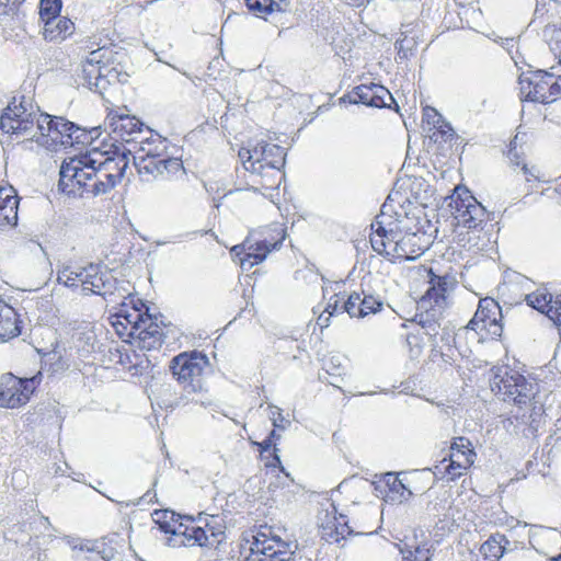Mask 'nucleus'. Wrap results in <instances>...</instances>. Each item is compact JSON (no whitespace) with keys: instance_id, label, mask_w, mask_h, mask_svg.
<instances>
[{"instance_id":"393cba45","label":"nucleus","mask_w":561,"mask_h":561,"mask_svg":"<svg viewBox=\"0 0 561 561\" xmlns=\"http://www.w3.org/2000/svg\"><path fill=\"white\" fill-rule=\"evenodd\" d=\"M19 197L13 186H0V226L16 225Z\"/></svg>"},{"instance_id":"473e14b6","label":"nucleus","mask_w":561,"mask_h":561,"mask_svg":"<svg viewBox=\"0 0 561 561\" xmlns=\"http://www.w3.org/2000/svg\"><path fill=\"white\" fill-rule=\"evenodd\" d=\"M404 27L405 30L401 31V37L394 43L397 56L400 59H409L412 57L417 47L416 35L412 34V28H410V25Z\"/></svg>"},{"instance_id":"f03ea898","label":"nucleus","mask_w":561,"mask_h":561,"mask_svg":"<svg viewBox=\"0 0 561 561\" xmlns=\"http://www.w3.org/2000/svg\"><path fill=\"white\" fill-rule=\"evenodd\" d=\"M0 129L15 137L26 136L48 150L56 151L62 142L56 116L27 112L22 102L11 103L4 108L0 117Z\"/></svg>"},{"instance_id":"c9c22d12","label":"nucleus","mask_w":561,"mask_h":561,"mask_svg":"<svg viewBox=\"0 0 561 561\" xmlns=\"http://www.w3.org/2000/svg\"><path fill=\"white\" fill-rule=\"evenodd\" d=\"M163 333L160 327H152L150 331H139L134 339L138 340V346L141 350H157L162 345Z\"/></svg>"},{"instance_id":"052dcab7","label":"nucleus","mask_w":561,"mask_h":561,"mask_svg":"<svg viewBox=\"0 0 561 561\" xmlns=\"http://www.w3.org/2000/svg\"><path fill=\"white\" fill-rule=\"evenodd\" d=\"M273 443L271 440V437H267L260 444L261 451H266L272 447Z\"/></svg>"},{"instance_id":"f3484780","label":"nucleus","mask_w":561,"mask_h":561,"mask_svg":"<svg viewBox=\"0 0 561 561\" xmlns=\"http://www.w3.org/2000/svg\"><path fill=\"white\" fill-rule=\"evenodd\" d=\"M424 234L402 233L400 239L390 250V261H413L422 255L426 249L424 243Z\"/></svg>"},{"instance_id":"a19ab883","label":"nucleus","mask_w":561,"mask_h":561,"mask_svg":"<svg viewBox=\"0 0 561 561\" xmlns=\"http://www.w3.org/2000/svg\"><path fill=\"white\" fill-rule=\"evenodd\" d=\"M61 0H41L39 16L43 23L61 16Z\"/></svg>"},{"instance_id":"4be33fe9","label":"nucleus","mask_w":561,"mask_h":561,"mask_svg":"<svg viewBox=\"0 0 561 561\" xmlns=\"http://www.w3.org/2000/svg\"><path fill=\"white\" fill-rule=\"evenodd\" d=\"M151 517L157 526H172L173 523H179V526H183V520L187 523H204L205 526H210L213 523L215 526H219L220 522L218 515H211V520H208L206 514L199 512L196 516L194 515H182L171 510H156L151 513Z\"/></svg>"},{"instance_id":"39448f33","label":"nucleus","mask_w":561,"mask_h":561,"mask_svg":"<svg viewBox=\"0 0 561 561\" xmlns=\"http://www.w3.org/2000/svg\"><path fill=\"white\" fill-rule=\"evenodd\" d=\"M284 237V230L279 227H267L261 232L252 233L243 244L233 247L231 252L237 256L243 254L240 257V265L243 270H249L261 263L271 251L277 249Z\"/></svg>"},{"instance_id":"ea45409f","label":"nucleus","mask_w":561,"mask_h":561,"mask_svg":"<svg viewBox=\"0 0 561 561\" xmlns=\"http://www.w3.org/2000/svg\"><path fill=\"white\" fill-rule=\"evenodd\" d=\"M517 141H518V135H516L515 138L511 142V147H510V150L507 153L508 159L515 165H517V167L522 165V172L525 176V181L530 182L531 179L538 180V176L535 174L534 170L529 169L526 163L520 161V157L516 150Z\"/></svg>"},{"instance_id":"6e6d98bb","label":"nucleus","mask_w":561,"mask_h":561,"mask_svg":"<svg viewBox=\"0 0 561 561\" xmlns=\"http://www.w3.org/2000/svg\"><path fill=\"white\" fill-rule=\"evenodd\" d=\"M278 449L274 446V456H273V462L270 466H277L279 467L280 472L285 474V478L288 479L290 482H294V479L290 477L288 472L285 471V468L282 466L280 458L277 454Z\"/></svg>"},{"instance_id":"7ed1b4c3","label":"nucleus","mask_w":561,"mask_h":561,"mask_svg":"<svg viewBox=\"0 0 561 561\" xmlns=\"http://www.w3.org/2000/svg\"><path fill=\"white\" fill-rule=\"evenodd\" d=\"M238 156L249 172V181L260 186L254 190H274L280 185L284 178L282 169L286 162L283 147L261 140L254 146L241 148Z\"/></svg>"},{"instance_id":"9b49d317","label":"nucleus","mask_w":561,"mask_h":561,"mask_svg":"<svg viewBox=\"0 0 561 561\" xmlns=\"http://www.w3.org/2000/svg\"><path fill=\"white\" fill-rule=\"evenodd\" d=\"M449 206L457 227L477 229L486 220L485 208L467 190L456 188Z\"/></svg>"},{"instance_id":"a211bd4d","label":"nucleus","mask_w":561,"mask_h":561,"mask_svg":"<svg viewBox=\"0 0 561 561\" xmlns=\"http://www.w3.org/2000/svg\"><path fill=\"white\" fill-rule=\"evenodd\" d=\"M352 103H362L371 107H389L393 102L391 93L379 84H360L356 87L351 94Z\"/></svg>"},{"instance_id":"13d9d810","label":"nucleus","mask_w":561,"mask_h":561,"mask_svg":"<svg viewBox=\"0 0 561 561\" xmlns=\"http://www.w3.org/2000/svg\"><path fill=\"white\" fill-rule=\"evenodd\" d=\"M490 38L493 39L496 43H501L502 46H504V47H508L513 43V38H508V37L502 38L500 36H495L494 33L492 34V36H490Z\"/></svg>"},{"instance_id":"1a4fd4ad","label":"nucleus","mask_w":561,"mask_h":561,"mask_svg":"<svg viewBox=\"0 0 561 561\" xmlns=\"http://www.w3.org/2000/svg\"><path fill=\"white\" fill-rule=\"evenodd\" d=\"M112 56V49L106 46L91 50L81 61L77 73L78 84L102 94L105 90L104 64L111 61Z\"/></svg>"},{"instance_id":"5fc2aeb1","label":"nucleus","mask_w":561,"mask_h":561,"mask_svg":"<svg viewBox=\"0 0 561 561\" xmlns=\"http://www.w3.org/2000/svg\"><path fill=\"white\" fill-rule=\"evenodd\" d=\"M399 549H400V552L403 554L402 561H423L417 557V554L420 553L419 548H416L414 551H412V550L404 551L403 548H401V547H399ZM425 561H428V558H426Z\"/></svg>"},{"instance_id":"4d7b16f0","label":"nucleus","mask_w":561,"mask_h":561,"mask_svg":"<svg viewBox=\"0 0 561 561\" xmlns=\"http://www.w3.org/2000/svg\"><path fill=\"white\" fill-rule=\"evenodd\" d=\"M553 308H554L553 314L556 316V322L559 325H561V295L556 297Z\"/></svg>"},{"instance_id":"2eb2a0df","label":"nucleus","mask_w":561,"mask_h":561,"mask_svg":"<svg viewBox=\"0 0 561 561\" xmlns=\"http://www.w3.org/2000/svg\"><path fill=\"white\" fill-rule=\"evenodd\" d=\"M114 139L123 144V148H137L138 139L146 133L144 124L135 116L117 115L110 122Z\"/></svg>"},{"instance_id":"72a5a7b5","label":"nucleus","mask_w":561,"mask_h":561,"mask_svg":"<svg viewBox=\"0 0 561 561\" xmlns=\"http://www.w3.org/2000/svg\"><path fill=\"white\" fill-rule=\"evenodd\" d=\"M245 4L252 13L259 18L274 11H284L287 5L285 0H245Z\"/></svg>"},{"instance_id":"3c124183","label":"nucleus","mask_w":561,"mask_h":561,"mask_svg":"<svg viewBox=\"0 0 561 561\" xmlns=\"http://www.w3.org/2000/svg\"><path fill=\"white\" fill-rule=\"evenodd\" d=\"M430 137L435 142H437L439 140V137L442 138V140L447 141L448 139H451V137H453V128L447 123V126H445V127L435 128V131Z\"/></svg>"},{"instance_id":"ddd939ff","label":"nucleus","mask_w":561,"mask_h":561,"mask_svg":"<svg viewBox=\"0 0 561 561\" xmlns=\"http://www.w3.org/2000/svg\"><path fill=\"white\" fill-rule=\"evenodd\" d=\"M38 385L37 377L20 378L11 373L0 377V407L18 409L25 405Z\"/></svg>"},{"instance_id":"c03bdc74","label":"nucleus","mask_w":561,"mask_h":561,"mask_svg":"<svg viewBox=\"0 0 561 561\" xmlns=\"http://www.w3.org/2000/svg\"><path fill=\"white\" fill-rule=\"evenodd\" d=\"M321 538L329 543H339L341 539H345L347 535H362V533H354L352 528H321Z\"/></svg>"},{"instance_id":"c756f323","label":"nucleus","mask_w":561,"mask_h":561,"mask_svg":"<svg viewBox=\"0 0 561 561\" xmlns=\"http://www.w3.org/2000/svg\"><path fill=\"white\" fill-rule=\"evenodd\" d=\"M525 300L527 305L541 313H546L549 318L556 321L554 300L551 294L546 288H539L534 293L526 295Z\"/></svg>"},{"instance_id":"79ce46f5","label":"nucleus","mask_w":561,"mask_h":561,"mask_svg":"<svg viewBox=\"0 0 561 561\" xmlns=\"http://www.w3.org/2000/svg\"><path fill=\"white\" fill-rule=\"evenodd\" d=\"M103 73L105 79V89L111 83H125L128 79L127 72L119 70L116 66H111L110 61L104 64Z\"/></svg>"},{"instance_id":"8fccbe9b","label":"nucleus","mask_w":561,"mask_h":561,"mask_svg":"<svg viewBox=\"0 0 561 561\" xmlns=\"http://www.w3.org/2000/svg\"><path fill=\"white\" fill-rule=\"evenodd\" d=\"M271 410V419L273 422V425L278 428H285L286 425L284 423H289L285 420V417L282 415V410L276 405H270Z\"/></svg>"},{"instance_id":"dca6fc26","label":"nucleus","mask_w":561,"mask_h":561,"mask_svg":"<svg viewBox=\"0 0 561 561\" xmlns=\"http://www.w3.org/2000/svg\"><path fill=\"white\" fill-rule=\"evenodd\" d=\"M457 280L450 274L435 275L432 273L430 278V287L425 295L419 301L420 308H426L428 305L434 304L437 307L445 309L447 306V297L455 288Z\"/></svg>"},{"instance_id":"412c9836","label":"nucleus","mask_w":561,"mask_h":561,"mask_svg":"<svg viewBox=\"0 0 561 561\" xmlns=\"http://www.w3.org/2000/svg\"><path fill=\"white\" fill-rule=\"evenodd\" d=\"M145 135L138 139L137 148H124L121 151H126L127 158L129 156H146V157H159L163 158V153L167 151V140L158 134H153L152 130L146 127Z\"/></svg>"},{"instance_id":"bb28decb","label":"nucleus","mask_w":561,"mask_h":561,"mask_svg":"<svg viewBox=\"0 0 561 561\" xmlns=\"http://www.w3.org/2000/svg\"><path fill=\"white\" fill-rule=\"evenodd\" d=\"M73 549L93 553L90 561H118L114 548H105L104 539L101 540H75Z\"/></svg>"},{"instance_id":"c85d7f7f","label":"nucleus","mask_w":561,"mask_h":561,"mask_svg":"<svg viewBox=\"0 0 561 561\" xmlns=\"http://www.w3.org/2000/svg\"><path fill=\"white\" fill-rule=\"evenodd\" d=\"M75 24L71 20L65 16H59L54 20H47L43 26V35L47 41H59L66 38L72 33Z\"/></svg>"},{"instance_id":"cd10ccee","label":"nucleus","mask_w":561,"mask_h":561,"mask_svg":"<svg viewBox=\"0 0 561 561\" xmlns=\"http://www.w3.org/2000/svg\"><path fill=\"white\" fill-rule=\"evenodd\" d=\"M270 551H264L260 558H253V561H291L294 550L298 548L296 541H283L279 537L271 545Z\"/></svg>"},{"instance_id":"0e129e2a","label":"nucleus","mask_w":561,"mask_h":561,"mask_svg":"<svg viewBox=\"0 0 561 561\" xmlns=\"http://www.w3.org/2000/svg\"><path fill=\"white\" fill-rule=\"evenodd\" d=\"M34 523H38V524L43 525V524H49V520H48V517L38 516V520H34Z\"/></svg>"},{"instance_id":"f704fd0d","label":"nucleus","mask_w":561,"mask_h":561,"mask_svg":"<svg viewBox=\"0 0 561 561\" xmlns=\"http://www.w3.org/2000/svg\"><path fill=\"white\" fill-rule=\"evenodd\" d=\"M87 271V266H79V267H71V266H64L62 270L58 272V282L60 284H64L67 287H79L81 290L83 289L84 279L81 277L83 276V273Z\"/></svg>"},{"instance_id":"69168bd1","label":"nucleus","mask_w":561,"mask_h":561,"mask_svg":"<svg viewBox=\"0 0 561 561\" xmlns=\"http://www.w3.org/2000/svg\"><path fill=\"white\" fill-rule=\"evenodd\" d=\"M268 437H271V440L273 442L274 438H279V435H277L275 431H272Z\"/></svg>"},{"instance_id":"20e7f679","label":"nucleus","mask_w":561,"mask_h":561,"mask_svg":"<svg viewBox=\"0 0 561 561\" xmlns=\"http://www.w3.org/2000/svg\"><path fill=\"white\" fill-rule=\"evenodd\" d=\"M207 364V357L197 352L181 353L170 362L173 377L187 393L194 394L191 400L203 407L211 404V399L206 396L207 391L203 381V371Z\"/></svg>"},{"instance_id":"a878e982","label":"nucleus","mask_w":561,"mask_h":561,"mask_svg":"<svg viewBox=\"0 0 561 561\" xmlns=\"http://www.w3.org/2000/svg\"><path fill=\"white\" fill-rule=\"evenodd\" d=\"M278 536H274L268 538L266 534L261 531H254V529H250L243 533V543L242 549L244 551H249L248 560L253 561V558H260V556L264 551H270V545L273 541H276Z\"/></svg>"},{"instance_id":"680f3d73","label":"nucleus","mask_w":561,"mask_h":561,"mask_svg":"<svg viewBox=\"0 0 561 561\" xmlns=\"http://www.w3.org/2000/svg\"><path fill=\"white\" fill-rule=\"evenodd\" d=\"M329 320H330L329 314H328V316H325V314H324V312H323V313H322V314H320V316H319V318H318V324H319L320 327H328V324H329Z\"/></svg>"},{"instance_id":"6e6552de","label":"nucleus","mask_w":561,"mask_h":561,"mask_svg":"<svg viewBox=\"0 0 561 561\" xmlns=\"http://www.w3.org/2000/svg\"><path fill=\"white\" fill-rule=\"evenodd\" d=\"M519 85L522 101L548 104L561 94V78L542 70L522 75Z\"/></svg>"},{"instance_id":"7c9ffc66","label":"nucleus","mask_w":561,"mask_h":561,"mask_svg":"<svg viewBox=\"0 0 561 561\" xmlns=\"http://www.w3.org/2000/svg\"><path fill=\"white\" fill-rule=\"evenodd\" d=\"M417 309L421 310V312L416 314L419 324L426 330V334L436 335L439 328L438 319L442 316L444 308L431 304L426 308H420L417 305Z\"/></svg>"},{"instance_id":"09e8293b","label":"nucleus","mask_w":561,"mask_h":561,"mask_svg":"<svg viewBox=\"0 0 561 561\" xmlns=\"http://www.w3.org/2000/svg\"><path fill=\"white\" fill-rule=\"evenodd\" d=\"M342 304H343V297H340L339 294L333 295L327 305L324 313H328L329 317H331L334 313L344 312L342 309Z\"/></svg>"},{"instance_id":"4468645a","label":"nucleus","mask_w":561,"mask_h":561,"mask_svg":"<svg viewBox=\"0 0 561 561\" xmlns=\"http://www.w3.org/2000/svg\"><path fill=\"white\" fill-rule=\"evenodd\" d=\"M387 207V204L382 205L381 215L371 225L374 232L370 236V243L374 251L385 255L390 261V250L393 249V245L400 239L401 231L392 227L393 222L386 221Z\"/></svg>"},{"instance_id":"774afa93","label":"nucleus","mask_w":561,"mask_h":561,"mask_svg":"<svg viewBox=\"0 0 561 561\" xmlns=\"http://www.w3.org/2000/svg\"><path fill=\"white\" fill-rule=\"evenodd\" d=\"M367 535H369V536H374V535H378V533H377V531H370V533H368Z\"/></svg>"},{"instance_id":"e433bc0d","label":"nucleus","mask_w":561,"mask_h":561,"mask_svg":"<svg viewBox=\"0 0 561 561\" xmlns=\"http://www.w3.org/2000/svg\"><path fill=\"white\" fill-rule=\"evenodd\" d=\"M56 124L61 133V135H59L62 140L60 147H69L80 141V135H78L80 128L76 124L60 116H56Z\"/></svg>"},{"instance_id":"4c0bfd02","label":"nucleus","mask_w":561,"mask_h":561,"mask_svg":"<svg viewBox=\"0 0 561 561\" xmlns=\"http://www.w3.org/2000/svg\"><path fill=\"white\" fill-rule=\"evenodd\" d=\"M504 537L500 536V539L495 537H491L485 542H483L480 547V552L484 556L485 559H490V561H497L504 553V546L502 545V540Z\"/></svg>"},{"instance_id":"603ef678","label":"nucleus","mask_w":561,"mask_h":561,"mask_svg":"<svg viewBox=\"0 0 561 561\" xmlns=\"http://www.w3.org/2000/svg\"><path fill=\"white\" fill-rule=\"evenodd\" d=\"M550 49L561 65V30L554 32L550 42Z\"/></svg>"},{"instance_id":"37998d69","label":"nucleus","mask_w":561,"mask_h":561,"mask_svg":"<svg viewBox=\"0 0 561 561\" xmlns=\"http://www.w3.org/2000/svg\"><path fill=\"white\" fill-rule=\"evenodd\" d=\"M342 309L351 317L363 318V312L360 311V309H363L360 304V293H352L346 300L343 298Z\"/></svg>"},{"instance_id":"f8f14e48","label":"nucleus","mask_w":561,"mask_h":561,"mask_svg":"<svg viewBox=\"0 0 561 561\" xmlns=\"http://www.w3.org/2000/svg\"><path fill=\"white\" fill-rule=\"evenodd\" d=\"M491 388L496 394L502 396L504 401H513L522 407L530 401L534 392L533 385L526 378L506 368L503 374H496L491 382Z\"/></svg>"},{"instance_id":"49530a36","label":"nucleus","mask_w":561,"mask_h":561,"mask_svg":"<svg viewBox=\"0 0 561 561\" xmlns=\"http://www.w3.org/2000/svg\"><path fill=\"white\" fill-rule=\"evenodd\" d=\"M386 485L389 488V491L394 494H399L403 496L405 491V486L402 481L394 473L388 472L385 474L383 479Z\"/></svg>"},{"instance_id":"58836bf2","label":"nucleus","mask_w":561,"mask_h":561,"mask_svg":"<svg viewBox=\"0 0 561 561\" xmlns=\"http://www.w3.org/2000/svg\"><path fill=\"white\" fill-rule=\"evenodd\" d=\"M129 317H133L135 318V327H134V331H129L128 332V335L130 337H135L136 334L139 332V331H150L152 327H159L151 318V316L147 314V313H141L139 310H134L133 312H130Z\"/></svg>"},{"instance_id":"a18cd8bd","label":"nucleus","mask_w":561,"mask_h":561,"mask_svg":"<svg viewBox=\"0 0 561 561\" xmlns=\"http://www.w3.org/2000/svg\"><path fill=\"white\" fill-rule=\"evenodd\" d=\"M360 304L363 308L360 309L363 312V318L370 313H376L382 307V301L379 298L371 295H366L364 291L360 293Z\"/></svg>"},{"instance_id":"9d476101","label":"nucleus","mask_w":561,"mask_h":561,"mask_svg":"<svg viewBox=\"0 0 561 561\" xmlns=\"http://www.w3.org/2000/svg\"><path fill=\"white\" fill-rule=\"evenodd\" d=\"M133 162L142 182L157 179H179L185 175L183 162L179 158H159L134 154Z\"/></svg>"},{"instance_id":"6ab92c4d","label":"nucleus","mask_w":561,"mask_h":561,"mask_svg":"<svg viewBox=\"0 0 561 561\" xmlns=\"http://www.w3.org/2000/svg\"><path fill=\"white\" fill-rule=\"evenodd\" d=\"M497 316H501V308L493 298H483L479 301L478 309L473 318L468 322L467 329L478 331L495 327L494 334H499L502 328L497 324Z\"/></svg>"},{"instance_id":"2f4dec72","label":"nucleus","mask_w":561,"mask_h":561,"mask_svg":"<svg viewBox=\"0 0 561 561\" xmlns=\"http://www.w3.org/2000/svg\"><path fill=\"white\" fill-rule=\"evenodd\" d=\"M476 453L472 448H467L465 451H451L450 463L446 471L450 476V479L461 476L460 470L468 469L474 462Z\"/></svg>"},{"instance_id":"5701e85b","label":"nucleus","mask_w":561,"mask_h":561,"mask_svg":"<svg viewBox=\"0 0 561 561\" xmlns=\"http://www.w3.org/2000/svg\"><path fill=\"white\" fill-rule=\"evenodd\" d=\"M20 317L15 309L0 299V342H7L21 334Z\"/></svg>"},{"instance_id":"864d4df0","label":"nucleus","mask_w":561,"mask_h":561,"mask_svg":"<svg viewBox=\"0 0 561 561\" xmlns=\"http://www.w3.org/2000/svg\"><path fill=\"white\" fill-rule=\"evenodd\" d=\"M467 448H471V443L465 437H457L451 445V451H465Z\"/></svg>"},{"instance_id":"0eeeda50","label":"nucleus","mask_w":561,"mask_h":561,"mask_svg":"<svg viewBox=\"0 0 561 561\" xmlns=\"http://www.w3.org/2000/svg\"><path fill=\"white\" fill-rule=\"evenodd\" d=\"M84 285L83 294H94L103 296L104 298L111 297V301L118 304L130 295L127 286L129 284L125 280H118L114 277L112 271L102 268L99 265L90 264L83 273Z\"/></svg>"},{"instance_id":"f257e3e1","label":"nucleus","mask_w":561,"mask_h":561,"mask_svg":"<svg viewBox=\"0 0 561 561\" xmlns=\"http://www.w3.org/2000/svg\"><path fill=\"white\" fill-rule=\"evenodd\" d=\"M114 156L93 148L75 156L60 167L59 190L69 196L106 194L121 182L129 164L126 151L115 147Z\"/></svg>"},{"instance_id":"bf43d9fd","label":"nucleus","mask_w":561,"mask_h":561,"mask_svg":"<svg viewBox=\"0 0 561 561\" xmlns=\"http://www.w3.org/2000/svg\"><path fill=\"white\" fill-rule=\"evenodd\" d=\"M345 3L352 7H360L369 2V0H343Z\"/></svg>"},{"instance_id":"e2e57ef3","label":"nucleus","mask_w":561,"mask_h":561,"mask_svg":"<svg viewBox=\"0 0 561 561\" xmlns=\"http://www.w3.org/2000/svg\"><path fill=\"white\" fill-rule=\"evenodd\" d=\"M129 314H130V312H129V313H127L126 316H124V319L126 320L127 324H128V325H130L129 331H134V330H135V329H134V327H135V323H134L135 318L129 317Z\"/></svg>"},{"instance_id":"de8ad7c7","label":"nucleus","mask_w":561,"mask_h":561,"mask_svg":"<svg viewBox=\"0 0 561 561\" xmlns=\"http://www.w3.org/2000/svg\"><path fill=\"white\" fill-rule=\"evenodd\" d=\"M424 117L428 125H432L434 128H440L447 126V122H445L444 117L432 107H427L424 110Z\"/></svg>"},{"instance_id":"b1692460","label":"nucleus","mask_w":561,"mask_h":561,"mask_svg":"<svg viewBox=\"0 0 561 561\" xmlns=\"http://www.w3.org/2000/svg\"><path fill=\"white\" fill-rule=\"evenodd\" d=\"M336 502V499L331 497L321 503V510L318 512V519L321 520L319 526H348V511L339 507Z\"/></svg>"},{"instance_id":"423d86ee","label":"nucleus","mask_w":561,"mask_h":561,"mask_svg":"<svg viewBox=\"0 0 561 561\" xmlns=\"http://www.w3.org/2000/svg\"><path fill=\"white\" fill-rule=\"evenodd\" d=\"M159 538L167 546L180 547H205L218 549L226 540L222 528H159Z\"/></svg>"},{"instance_id":"aec40b11","label":"nucleus","mask_w":561,"mask_h":561,"mask_svg":"<svg viewBox=\"0 0 561 561\" xmlns=\"http://www.w3.org/2000/svg\"><path fill=\"white\" fill-rule=\"evenodd\" d=\"M428 512L437 517V523L450 524V526H460L463 520L473 523L468 517V515L472 517L473 513L468 511L463 503L453 504L447 500H442L430 505Z\"/></svg>"},{"instance_id":"338daca9","label":"nucleus","mask_w":561,"mask_h":561,"mask_svg":"<svg viewBox=\"0 0 561 561\" xmlns=\"http://www.w3.org/2000/svg\"><path fill=\"white\" fill-rule=\"evenodd\" d=\"M553 561H561V553L558 557L553 558Z\"/></svg>"}]
</instances>
